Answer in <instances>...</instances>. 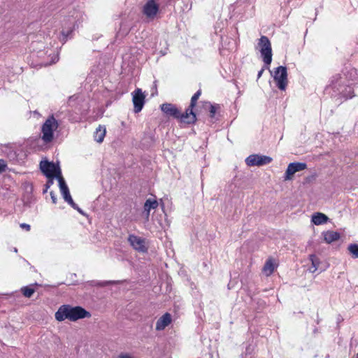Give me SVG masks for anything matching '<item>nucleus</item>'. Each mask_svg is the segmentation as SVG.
Returning a JSON list of instances; mask_svg holds the SVG:
<instances>
[{"label":"nucleus","mask_w":358,"mask_h":358,"mask_svg":"<svg viewBox=\"0 0 358 358\" xmlns=\"http://www.w3.org/2000/svg\"><path fill=\"white\" fill-rule=\"evenodd\" d=\"M119 358H131V357L128 354H120Z\"/></svg>","instance_id":"nucleus-32"},{"label":"nucleus","mask_w":358,"mask_h":358,"mask_svg":"<svg viewBox=\"0 0 358 358\" xmlns=\"http://www.w3.org/2000/svg\"><path fill=\"white\" fill-rule=\"evenodd\" d=\"M40 169L48 179L56 178L59 180V178H63L59 166L53 162L41 161L40 162Z\"/></svg>","instance_id":"nucleus-7"},{"label":"nucleus","mask_w":358,"mask_h":358,"mask_svg":"<svg viewBox=\"0 0 358 358\" xmlns=\"http://www.w3.org/2000/svg\"><path fill=\"white\" fill-rule=\"evenodd\" d=\"M245 161L248 166H261L271 163L272 159L270 157L264 155H250Z\"/></svg>","instance_id":"nucleus-9"},{"label":"nucleus","mask_w":358,"mask_h":358,"mask_svg":"<svg viewBox=\"0 0 358 358\" xmlns=\"http://www.w3.org/2000/svg\"><path fill=\"white\" fill-rule=\"evenodd\" d=\"M307 165L306 163L302 162H292L290 163L285 171L284 178L285 180H291L292 176L299 171L306 169Z\"/></svg>","instance_id":"nucleus-12"},{"label":"nucleus","mask_w":358,"mask_h":358,"mask_svg":"<svg viewBox=\"0 0 358 358\" xmlns=\"http://www.w3.org/2000/svg\"><path fill=\"white\" fill-rule=\"evenodd\" d=\"M348 250L352 258H358V244L352 243L348 247Z\"/></svg>","instance_id":"nucleus-21"},{"label":"nucleus","mask_w":358,"mask_h":358,"mask_svg":"<svg viewBox=\"0 0 358 358\" xmlns=\"http://www.w3.org/2000/svg\"><path fill=\"white\" fill-rule=\"evenodd\" d=\"M220 108V106L219 105L217 104H215V105H210V110H209V112H210V117H214L215 115V113L217 112V110Z\"/></svg>","instance_id":"nucleus-25"},{"label":"nucleus","mask_w":358,"mask_h":358,"mask_svg":"<svg viewBox=\"0 0 358 358\" xmlns=\"http://www.w3.org/2000/svg\"><path fill=\"white\" fill-rule=\"evenodd\" d=\"M310 259L312 263V266L310 268V271L314 273L318 268L320 264V259L315 255H310Z\"/></svg>","instance_id":"nucleus-20"},{"label":"nucleus","mask_w":358,"mask_h":358,"mask_svg":"<svg viewBox=\"0 0 358 358\" xmlns=\"http://www.w3.org/2000/svg\"><path fill=\"white\" fill-rule=\"evenodd\" d=\"M50 196H51L52 203H57V196L53 192H50Z\"/></svg>","instance_id":"nucleus-27"},{"label":"nucleus","mask_w":358,"mask_h":358,"mask_svg":"<svg viewBox=\"0 0 358 358\" xmlns=\"http://www.w3.org/2000/svg\"><path fill=\"white\" fill-rule=\"evenodd\" d=\"M324 239L326 243H331L340 238V234L336 231H327L323 233Z\"/></svg>","instance_id":"nucleus-17"},{"label":"nucleus","mask_w":358,"mask_h":358,"mask_svg":"<svg viewBox=\"0 0 358 358\" xmlns=\"http://www.w3.org/2000/svg\"><path fill=\"white\" fill-rule=\"evenodd\" d=\"M20 227L22 229H25L27 231L30 230V225L28 224L22 223L20 224Z\"/></svg>","instance_id":"nucleus-28"},{"label":"nucleus","mask_w":358,"mask_h":358,"mask_svg":"<svg viewBox=\"0 0 358 358\" xmlns=\"http://www.w3.org/2000/svg\"><path fill=\"white\" fill-rule=\"evenodd\" d=\"M327 90H332V91H334L331 88H329V85L327 87ZM329 93H331V91H329ZM331 96H338V95H335L334 92H333V93L331 94ZM338 96L342 97L341 95H338ZM343 98H344V97L343 96Z\"/></svg>","instance_id":"nucleus-29"},{"label":"nucleus","mask_w":358,"mask_h":358,"mask_svg":"<svg viewBox=\"0 0 358 358\" xmlns=\"http://www.w3.org/2000/svg\"><path fill=\"white\" fill-rule=\"evenodd\" d=\"M73 209L77 210L80 213L83 214V210L78 206L76 203V206H71Z\"/></svg>","instance_id":"nucleus-30"},{"label":"nucleus","mask_w":358,"mask_h":358,"mask_svg":"<svg viewBox=\"0 0 358 358\" xmlns=\"http://www.w3.org/2000/svg\"><path fill=\"white\" fill-rule=\"evenodd\" d=\"M274 270H275L274 263L272 259H268L266 262L262 271L266 274V275L268 276L273 273Z\"/></svg>","instance_id":"nucleus-19"},{"label":"nucleus","mask_w":358,"mask_h":358,"mask_svg":"<svg viewBox=\"0 0 358 358\" xmlns=\"http://www.w3.org/2000/svg\"><path fill=\"white\" fill-rule=\"evenodd\" d=\"M58 60V58L57 57H55V59L52 61L51 63H55Z\"/></svg>","instance_id":"nucleus-37"},{"label":"nucleus","mask_w":358,"mask_h":358,"mask_svg":"<svg viewBox=\"0 0 358 358\" xmlns=\"http://www.w3.org/2000/svg\"><path fill=\"white\" fill-rule=\"evenodd\" d=\"M258 47L266 68L272 62V48L270 41L267 36H262L258 42Z\"/></svg>","instance_id":"nucleus-5"},{"label":"nucleus","mask_w":358,"mask_h":358,"mask_svg":"<svg viewBox=\"0 0 358 358\" xmlns=\"http://www.w3.org/2000/svg\"><path fill=\"white\" fill-rule=\"evenodd\" d=\"M356 358H358V352H357V355H356Z\"/></svg>","instance_id":"nucleus-38"},{"label":"nucleus","mask_w":358,"mask_h":358,"mask_svg":"<svg viewBox=\"0 0 358 358\" xmlns=\"http://www.w3.org/2000/svg\"><path fill=\"white\" fill-rule=\"evenodd\" d=\"M357 76V70L353 68L345 73L336 74L331 78L329 88L334 90L335 95H341L345 99H351L354 96L353 82Z\"/></svg>","instance_id":"nucleus-1"},{"label":"nucleus","mask_w":358,"mask_h":358,"mask_svg":"<svg viewBox=\"0 0 358 358\" xmlns=\"http://www.w3.org/2000/svg\"><path fill=\"white\" fill-rule=\"evenodd\" d=\"M264 71V69L263 68V69H262L258 72V74H257V78H259L262 76V73H263Z\"/></svg>","instance_id":"nucleus-35"},{"label":"nucleus","mask_w":358,"mask_h":358,"mask_svg":"<svg viewBox=\"0 0 358 358\" xmlns=\"http://www.w3.org/2000/svg\"><path fill=\"white\" fill-rule=\"evenodd\" d=\"M273 77L278 89L285 90L288 82L287 68L282 66L275 68Z\"/></svg>","instance_id":"nucleus-8"},{"label":"nucleus","mask_w":358,"mask_h":358,"mask_svg":"<svg viewBox=\"0 0 358 358\" xmlns=\"http://www.w3.org/2000/svg\"><path fill=\"white\" fill-rule=\"evenodd\" d=\"M11 294H0V298H5V299H8V296H10Z\"/></svg>","instance_id":"nucleus-33"},{"label":"nucleus","mask_w":358,"mask_h":358,"mask_svg":"<svg viewBox=\"0 0 358 358\" xmlns=\"http://www.w3.org/2000/svg\"><path fill=\"white\" fill-rule=\"evenodd\" d=\"M72 31L73 29L71 28H69L67 30L63 29L62 31V38H60L61 41L65 43L67 41L68 38L70 37Z\"/></svg>","instance_id":"nucleus-23"},{"label":"nucleus","mask_w":358,"mask_h":358,"mask_svg":"<svg viewBox=\"0 0 358 358\" xmlns=\"http://www.w3.org/2000/svg\"><path fill=\"white\" fill-rule=\"evenodd\" d=\"M201 90H198L192 97L191 99V103H190V106L188 108H191L192 110H193V108L195 106L196 103V101L198 100V99L199 98L200 95H201Z\"/></svg>","instance_id":"nucleus-24"},{"label":"nucleus","mask_w":358,"mask_h":358,"mask_svg":"<svg viewBox=\"0 0 358 358\" xmlns=\"http://www.w3.org/2000/svg\"><path fill=\"white\" fill-rule=\"evenodd\" d=\"M55 319L59 322L69 320L75 322L80 319L90 317L91 314L81 306H71L70 305L61 306L55 314Z\"/></svg>","instance_id":"nucleus-2"},{"label":"nucleus","mask_w":358,"mask_h":358,"mask_svg":"<svg viewBox=\"0 0 358 358\" xmlns=\"http://www.w3.org/2000/svg\"><path fill=\"white\" fill-rule=\"evenodd\" d=\"M159 13V0H147L142 8V13L148 20L157 19Z\"/></svg>","instance_id":"nucleus-6"},{"label":"nucleus","mask_w":358,"mask_h":358,"mask_svg":"<svg viewBox=\"0 0 358 358\" xmlns=\"http://www.w3.org/2000/svg\"><path fill=\"white\" fill-rule=\"evenodd\" d=\"M329 220V217L322 213H315L313 214L311 221L315 225H321L326 223Z\"/></svg>","instance_id":"nucleus-15"},{"label":"nucleus","mask_w":358,"mask_h":358,"mask_svg":"<svg viewBox=\"0 0 358 358\" xmlns=\"http://www.w3.org/2000/svg\"><path fill=\"white\" fill-rule=\"evenodd\" d=\"M105 136H106V128L104 127L99 125V127L96 128V129L94 132V140L98 143H101L103 141Z\"/></svg>","instance_id":"nucleus-18"},{"label":"nucleus","mask_w":358,"mask_h":358,"mask_svg":"<svg viewBox=\"0 0 358 358\" xmlns=\"http://www.w3.org/2000/svg\"><path fill=\"white\" fill-rule=\"evenodd\" d=\"M59 124L53 115L50 116L42 125V139L50 143L53 139L54 131L58 128Z\"/></svg>","instance_id":"nucleus-4"},{"label":"nucleus","mask_w":358,"mask_h":358,"mask_svg":"<svg viewBox=\"0 0 358 358\" xmlns=\"http://www.w3.org/2000/svg\"><path fill=\"white\" fill-rule=\"evenodd\" d=\"M76 98L77 97L75 95L70 96L69 99V103H70L71 101L76 100Z\"/></svg>","instance_id":"nucleus-34"},{"label":"nucleus","mask_w":358,"mask_h":358,"mask_svg":"<svg viewBox=\"0 0 358 358\" xmlns=\"http://www.w3.org/2000/svg\"><path fill=\"white\" fill-rule=\"evenodd\" d=\"M50 180H50V181H49V182L47 183V185H46V189H45V191H46V190H47V189L50 187V185H51V184H52V182H52V179H50Z\"/></svg>","instance_id":"nucleus-36"},{"label":"nucleus","mask_w":358,"mask_h":358,"mask_svg":"<svg viewBox=\"0 0 358 358\" xmlns=\"http://www.w3.org/2000/svg\"><path fill=\"white\" fill-rule=\"evenodd\" d=\"M128 241L134 250L141 252H147L148 248L145 245L144 238L134 234H131L128 237Z\"/></svg>","instance_id":"nucleus-11"},{"label":"nucleus","mask_w":358,"mask_h":358,"mask_svg":"<svg viewBox=\"0 0 358 358\" xmlns=\"http://www.w3.org/2000/svg\"><path fill=\"white\" fill-rule=\"evenodd\" d=\"M171 321L172 319L171 314L169 313H166L157 320L156 322V330H164L167 326H169L171 324Z\"/></svg>","instance_id":"nucleus-14"},{"label":"nucleus","mask_w":358,"mask_h":358,"mask_svg":"<svg viewBox=\"0 0 358 358\" xmlns=\"http://www.w3.org/2000/svg\"><path fill=\"white\" fill-rule=\"evenodd\" d=\"M6 164L4 160L0 159V173L4 171Z\"/></svg>","instance_id":"nucleus-26"},{"label":"nucleus","mask_w":358,"mask_h":358,"mask_svg":"<svg viewBox=\"0 0 358 358\" xmlns=\"http://www.w3.org/2000/svg\"><path fill=\"white\" fill-rule=\"evenodd\" d=\"M160 107L162 112L166 115L177 119L180 118L181 121L185 123L192 124L195 122L196 120V115L191 108H187L185 113L182 114L177 107L172 103H163Z\"/></svg>","instance_id":"nucleus-3"},{"label":"nucleus","mask_w":358,"mask_h":358,"mask_svg":"<svg viewBox=\"0 0 358 358\" xmlns=\"http://www.w3.org/2000/svg\"><path fill=\"white\" fill-rule=\"evenodd\" d=\"M158 206V202L155 199H148L145 201L144 203V212L146 213V217H148L150 215V212L151 209H155Z\"/></svg>","instance_id":"nucleus-16"},{"label":"nucleus","mask_w":358,"mask_h":358,"mask_svg":"<svg viewBox=\"0 0 358 358\" xmlns=\"http://www.w3.org/2000/svg\"><path fill=\"white\" fill-rule=\"evenodd\" d=\"M73 209L77 210L80 213L83 214V210L78 206L76 203V206H71Z\"/></svg>","instance_id":"nucleus-31"},{"label":"nucleus","mask_w":358,"mask_h":358,"mask_svg":"<svg viewBox=\"0 0 358 358\" xmlns=\"http://www.w3.org/2000/svg\"><path fill=\"white\" fill-rule=\"evenodd\" d=\"M59 185L61 194L66 202H67L71 206H76V203L73 201L69 189V187L64 179V178H59Z\"/></svg>","instance_id":"nucleus-13"},{"label":"nucleus","mask_w":358,"mask_h":358,"mask_svg":"<svg viewBox=\"0 0 358 358\" xmlns=\"http://www.w3.org/2000/svg\"><path fill=\"white\" fill-rule=\"evenodd\" d=\"M132 95L134 111L135 113H138L143 109V107L145 104V96L142 92V90L139 88L135 90L132 92Z\"/></svg>","instance_id":"nucleus-10"},{"label":"nucleus","mask_w":358,"mask_h":358,"mask_svg":"<svg viewBox=\"0 0 358 358\" xmlns=\"http://www.w3.org/2000/svg\"><path fill=\"white\" fill-rule=\"evenodd\" d=\"M22 293L25 297L30 298L35 292V289L31 286H25L21 288Z\"/></svg>","instance_id":"nucleus-22"}]
</instances>
